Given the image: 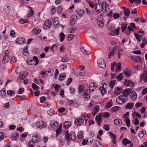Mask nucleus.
Segmentation results:
<instances>
[{
    "instance_id": "nucleus-21",
    "label": "nucleus",
    "mask_w": 147,
    "mask_h": 147,
    "mask_svg": "<svg viewBox=\"0 0 147 147\" xmlns=\"http://www.w3.org/2000/svg\"><path fill=\"white\" fill-rule=\"evenodd\" d=\"M130 97L132 100H136L137 98L136 93L134 91L130 95Z\"/></svg>"
},
{
    "instance_id": "nucleus-31",
    "label": "nucleus",
    "mask_w": 147,
    "mask_h": 147,
    "mask_svg": "<svg viewBox=\"0 0 147 147\" xmlns=\"http://www.w3.org/2000/svg\"><path fill=\"white\" fill-rule=\"evenodd\" d=\"M35 143L34 141L33 140L29 141L28 144V147H34Z\"/></svg>"
},
{
    "instance_id": "nucleus-46",
    "label": "nucleus",
    "mask_w": 147,
    "mask_h": 147,
    "mask_svg": "<svg viewBox=\"0 0 147 147\" xmlns=\"http://www.w3.org/2000/svg\"><path fill=\"white\" fill-rule=\"evenodd\" d=\"M32 32H34V33L35 34H37L40 33L41 32V29H34L32 30Z\"/></svg>"
},
{
    "instance_id": "nucleus-1",
    "label": "nucleus",
    "mask_w": 147,
    "mask_h": 147,
    "mask_svg": "<svg viewBox=\"0 0 147 147\" xmlns=\"http://www.w3.org/2000/svg\"><path fill=\"white\" fill-rule=\"evenodd\" d=\"M83 118H79L76 119L74 121L75 124L78 126L82 125H84V121L85 120V116H83Z\"/></svg>"
},
{
    "instance_id": "nucleus-27",
    "label": "nucleus",
    "mask_w": 147,
    "mask_h": 147,
    "mask_svg": "<svg viewBox=\"0 0 147 147\" xmlns=\"http://www.w3.org/2000/svg\"><path fill=\"white\" fill-rule=\"evenodd\" d=\"M132 59H131L134 61L136 62H138L141 61V59L139 56H137L136 57H132Z\"/></svg>"
},
{
    "instance_id": "nucleus-26",
    "label": "nucleus",
    "mask_w": 147,
    "mask_h": 147,
    "mask_svg": "<svg viewBox=\"0 0 147 147\" xmlns=\"http://www.w3.org/2000/svg\"><path fill=\"white\" fill-rule=\"evenodd\" d=\"M80 49L81 51L83 52L84 54L87 55H88L90 54L91 53V52L90 51H87L86 49H85L84 47H82L80 48Z\"/></svg>"
},
{
    "instance_id": "nucleus-8",
    "label": "nucleus",
    "mask_w": 147,
    "mask_h": 147,
    "mask_svg": "<svg viewBox=\"0 0 147 147\" xmlns=\"http://www.w3.org/2000/svg\"><path fill=\"white\" fill-rule=\"evenodd\" d=\"M46 123L43 121H39V122L37 123V126L38 128H40L42 129L46 126Z\"/></svg>"
},
{
    "instance_id": "nucleus-7",
    "label": "nucleus",
    "mask_w": 147,
    "mask_h": 147,
    "mask_svg": "<svg viewBox=\"0 0 147 147\" xmlns=\"http://www.w3.org/2000/svg\"><path fill=\"white\" fill-rule=\"evenodd\" d=\"M95 83H90L89 85V90L90 92H92L97 87V86L95 85Z\"/></svg>"
},
{
    "instance_id": "nucleus-10",
    "label": "nucleus",
    "mask_w": 147,
    "mask_h": 147,
    "mask_svg": "<svg viewBox=\"0 0 147 147\" xmlns=\"http://www.w3.org/2000/svg\"><path fill=\"white\" fill-rule=\"evenodd\" d=\"M140 79L142 80H144L145 82H147V72L146 71L144 72L143 74L140 76Z\"/></svg>"
},
{
    "instance_id": "nucleus-25",
    "label": "nucleus",
    "mask_w": 147,
    "mask_h": 147,
    "mask_svg": "<svg viewBox=\"0 0 147 147\" xmlns=\"http://www.w3.org/2000/svg\"><path fill=\"white\" fill-rule=\"evenodd\" d=\"M134 105L133 103H128L125 106V108L126 109H131Z\"/></svg>"
},
{
    "instance_id": "nucleus-49",
    "label": "nucleus",
    "mask_w": 147,
    "mask_h": 147,
    "mask_svg": "<svg viewBox=\"0 0 147 147\" xmlns=\"http://www.w3.org/2000/svg\"><path fill=\"white\" fill-rule=\"evenodd\" d=\"M27 63L28 65H32L34 64L33 61L32 59H28L27 60Z\"/></svg>"
},
{
    "instance_id": "nucleus-16",
    "label": "nucleus",
    "mask_w": 147,
    "mask_h": 147,
    "mask_svg": "<svg viewBox=\"0 0 147 147\" xmlns=\"http://www.w3.org/2000/svg\"><path fill=\"white\" fill-rule=\"evenodd\" d=\"M97 5V3L95 5V10L96 9V12L98 13H100L102 11V5Z\"/></svg>"
},
{
    "instance_id": "nucleus-11",
    "label": "nucleus",
    "mask_w": 147,
    "mask_h": 147,
    "mask_svg": "<svg viewBox=\"0 0 147 147\" xmlns=\"http://www.w3.org/2000/svg\"><path fill=\"white\" fill-rule=\"evenodd\" d=\"M102 116H101V114H99L97 115L96 117V122L97 123L98 125H100V122L101 121V118Z\"/></svg>"
},
{
    "instance_id": "nucleus-40",
    "label": "nucleus",
    "mask_w": 147,
    "mask_h": 147,
    "mask_svg": "<svg viewBox=\"0 0 147 147\" xmlns=\"http://www.w3.org/2000/svg\"><path fill=\"white\" fill-rule=\"evenodd\" d=\"M69 60L67 56L65 55L62 57L61 61L63 62H68Z\"/></svg>"
},
{
    "instance_id": "nucleus-34",
    "label": "nucleus",
    "mask_w": 147,
    "mask_h": 147,
    "mask_svg": "<svg viewBox=\"0 0 147 147\" xmlns=\"http://www.w3.org/2000/svg\"><path fill=\"white\" fill-rule=\"evenodd\" d=\"M53 25H54V27L55 28L60 27L61 26V25L59 24V21H53Z\"/></svg>"
},
{
    "instance_id": "nucleus-24",
    "label": "nucleus",
    "mask_w": 147,
    "mask_h": 147,
    "mask_svg": "<svg viewBox=\"0 0 147 147\" xmlns=\"http://www.w3.org/2000/svg\"><path fill=\"white\" fill-rule=\"evenodd\" d=\"M71 125V123L69 121H66L63 123V127L66 129H67Z\"/></svg>"
},
{
    "instance_id": "nucleus-30",
    "label": "nucleus",
    "mask_w": 147,
    "mask_h": 147,
    "mask_svg": "<svg viewBox=\"0 0 147 147\" xmlns=\"http://www.w3.org/2000/svg\"><path fill=\"white\" fill-rule=\"evenodd\" d=\"M84 88V86L82 85H80L78 86V91L79 94H81L83 92V89Z\"/></svg>"
},
{
    "instance_id": "nucleus-12",
    "label": "nucleus",
    "mask_w": 147,
    "mask_h": 147,
    "mask_svg": "<svg viewBox=\"0 0 147 147\" xmlns=\"http://www.w3.org/2000/svg\"><path fill=\"white\" fill-rule=\"evenodd\" d=\"M109 134L110 137L112 139V140L113 142V143L114 144H115L116 143V136L113 133L111 132H109Z\"/></svg>"
},
{
    "instance_id": "nucleus-37",
    "label": "nucleus",
    "mask_w": 147,
    "mask_h": 147,
    "mask_svg": "<svg viewBox=\"0 0 147 147\" xmlns=\"http://www.w3.org/2000/svg\"><path fill=\"white\" fill-rule=\"evenodd\" d=\"M113 105L112 100L111 99L109 102H108L106 106V108L108 109L111 107Z\"/></svg>"
},
{
    "instance_id": "nucleus-41",
    "label": "nucleus",
    "mask_w": 147,
    "mask_h": 147,
    "mask_svg": "<svg viewBox=\"0 0 147 147\" xmlns=\"http://www.w3.org/2000/svg\"><path fill=\"white\" fill-rule=\"evenodd\" d=\"M147 43L146 39L144 38V39H142V43L140 45L141 47L143 48L144 46L146 45Z\"/></svg>"
},
{
    "instance_id": "nucleus-51",
    "label": "nucleus",
    "mask_w": 147,
    "mask_h": 147,
    "mask_svg": "<svg viewBox=\"0 0 147 147\" xmlns=\"http://www.w3.org/2000/svg\"><path fill=\"white\" fill-rule=\"evenodd\" d=\"M33 60L35 61L36 62V63L34 64V65H38V63L39 61L38 58L37 57L34 56L33 57Z\"/></svg>"
},
{
    "instance_id": "nucleus-62",
    "label": "nucleus",
    "mask_w": 147,
    "mask_h": 147,
    "mask_svg": "<svg viewBox=\"0 0 147 147\" xmlns=\"http://www.w3.org/2000/svg\"><path fill=\"white\" fill-rule=\"evenodd\" d=\"M113 17L115 19H117L119 17V14L118 13H114L113 15Z\"/></svg>"
},
{
    "instance_id": "nucleus-35",
    "label": "nucleus",
    "mask_w": 147,
    "mask_h": 147,
    "mask_svg": "<svg viewBox=\"0 0 147 147\" xmlns=\"http://www.w3.org/2000/svg\"><path fill=\"white\" fill-rule=\"evenodd\" d=\"M28 7L29 8V9H30V10L29 11L28 16V17H30L32 16L33 15L34 13V11L32 9V8L31 7L28 6Z\"/></svg>"
},
{
    "instance_id": "nucleus-28",
    "label": "nucleus",
    "mask_w": 147,
    "mask_h": 147,
    "mask_svg": "<svg viewBox=\"0 0 147 147\" xmlns=\"http://www.w3.org/2000/svg\"><path fill=\"white\" fill-rule=\"evenodd\" d=\"M19 135L16 132H14L12 133V139L13 140H16V138H18Z\"/></svg>"
},
{
    "instance_id": "nucleus-5",
    "label": "nucleus",
    "mask_w": 147,
    "mask_h": 147,
    "mask_svg": "<svg viewBox=\"0 0 147 147\" xmlns=\"http://www.w3.org/2000/svg\"><path fill=\"white\" fill-rule=\"evenodd\" d=\"M70 135H69V138L68 140H67L69 142L71 140H74L76 138V134L73 131H71L70 132Z\"/></svg>"
},
{
    "instance_id": "nucleus-6",
    "label": "nucleus",
    "mask_w": 147,
    "mask_h": 147,
    "mask_svg": "<svg viewBox=\"0 0 147 147\" xmlns=\"http://www.w3.org/2000/svg\"><path fill=\"white\" fill-rule=\"evenodd\" d=\"M15 42L17 44L22 45L25 43L26 40L23 38L19 37L16 40Z\"/></svg>"
},
{
    "instance_id": "nucleus-44",
    "label": "nucleus",
    "mask_w": 147,
    "mask_h": 147,
    "mask_svg": "<svg viewBox=\"0 0 147 147\" xmlns=\"http://www.w3.org/2000/svg\"><path fill=\"white\" fill-rule=\"evenodd\" d=\"M123 74L122 73L119 74L116 77V79L119 80L121 81L123 79Z\"/></svg>"
},
{
    "instance_id": "nucleus-42",
    "label": "nucleus",
    "mask_w": 147,
    "mask_h": 147,
    "mask_svg": "<svg viewBox=\"0 0 147 147\" xmlns=\"http://www.w3.org/2000/svg\"><path fill=\"white\" fill-rule=\"evenodd\" d=\"M134 35L136 37L137 40L139 41H140L141 40L142 38L140 36H139L137 33H135L134 34Z\"/></svg>"
},
{
    "instance_id": "nucleus-22",
    "label": "nucleus",
    "mask_w": 147,
    "mask_h": 147,
    "mask_svg": "<svg viewBox=\"0 0 147 147\" xmlns=\"http://www.w3.org/2000/svg\"><path fill=\"white\" fill-rule=\"evenodd\" d=\"M114 123L117 125H120L122 124V121L120 119H117L114 121Z\"/></svg>"
},
{
    "instance_id": "nucleus-32",
    "label": "nucleus",
    "mask_w": 147,
    "mask_h": 147,
    "mask_svg": "<svg viewBox=\"0 0 147 147\" xmlns=\"http://www.w3.org/2000/svg\"><path fill=\"white\" fill-rule=\"evenodd\" d=\"M123 88L122 87H118L116 88L115 94H119L122 91Z\"/></svg>"
},
{
    "instance_id": "nucleus-19",
    "label": "nucleus",
    "mask_w": 147,
    "mask_h": 147,
    "mask_svg": "<svg viewBox=\"0 0 147 147\" xmlns=\"http://www.w3.org/2000/svg\"><path fill=\"white\" fill-rule=\"evenodd\" d=\"M123 72L124 74L127 77L130 76L131 73V72L130 70L128 68L126 69H125L124 70Z\"/></svg>"
},
{
    "instance_id": "nucleus-54",
    "label": "nucleus",
    "mask_w": 147,
    "mask_h": 147,
    "mask_svg": "<svg viewBox=\"0 0 147 147\" xmlns=\"http://www.w3.org/2000/svg\"><path fill=\"white\" fill-rule=\"evenodd\" d=\"M15 92L11 90H8L7 91V94L8 95L11 96L13 94H14Z\"/></svg>"
},
{
    "instance_id": "nucleus-4",
    "label": "nucleus",
    "mask_w": 147,
    "mask_h": 147,
    "mask_svg": "<svg viewBox=\"0 0 147 147\" xmlns=\"http://www.w3.org/2000/svg\"><path fill=\"white\" fill-rule=\"evenodd\" d=\"M52 23L50 20H46L44 23L43 28L45 30H47V28H50L51 26Z\"/></svg>"
},
{
    "instance_id": "nucleus-18",
    "label": "nucleus",
    "mask_w": 147,
    "mask_h": 147,
    "mask_svg": "<svg viewBox=\"0 0 147 147\" xmlns=\"http://www.w3.org/2000/svg\"><path fill=\"white\" fill-rule=\"evenodd\" d=\"M130 91L131 90L129 88L124 89L123 92L122 94H124L125 97H127L129 94Z\"/></svg>"
},
{
    "instance_id": "nucleus-61",
    "label": "nucleus",
    "mask_w": 147,
    "mask_h": 147,
    "mask_svg": "<svg viewBox=\"0 0 147 147\" xmlns=\"http://www.w3.org/2000/svg\"><path fill=\"white\" fill-rule=\"evenodd\" d=\"M54 111L53 109H51L48 111L47 113L49 115L52 116L54 114Z\"/></svg>"
},
{
    "instance_id": "nucleus-14",
    "label": "nucleus",
    "mask_w": 147,
    "mask_h": 147,
    "mask_svg": "<svg viewBox=\"0 0 147 147\" xmlns=\"http://www.w3.org/2000/svg\"><path fill=\"white\" fill-rule=\"evenodd\" d=\"M123 144L125 146H127V144H130L133 143L131 141L128 140L126 138H124L123 139L122 141Z\"/></svg>"
},
{
    "instance_id": "nucleus-29",
    "label": "nucleus",
    "mask_w": 147,
    "mask_h": 147,
    "mask_svg": "<svg viewBox=\"0 0 147 147\" xmlns=\"http://www.w3.org/2000/svg\"><path fill=\"white\" fill-rule=\"evenodd\" d=\"M66 77V74L65 73L61 74L59 76V80L60 81H62L64 80Z\"/></svg>"
},
{
    "instance_id": "nucleus-45",
    "label": "nucleus",
    "mask_w": 147,
    "mask_h": 147,
    "mask_svg": "<svg viewBox=\"0 0 147 147\" xmlns=\"http://www.w3.org/2000/svg\"><path fill=\"white\" fill-rule=\"evenodd\" d=\"M28 133L26 132H25L23 134H22L21 135V141L23 140L27 136V134Z\"/></svg>"
},
{
    "instance_id": "nucleus-60",
    "label": "nucleus",
    "mask_w": 147,
    "mask_h": 147,
    "mask_svg": "<svg viewBox=\"0 0 147 147\" xmlns=\"http://www.w3.org/2000/svg\"><path fill=\"white\" fill-rule=\"evenodd\" d=\"M102 12L103 13H107V12H106L107 11V10L106 9V7L105 5L104 4H103V5H102Z\"/></svg>"
},
{
    "instance_id": "nucleus-47",
    "label": "nucleus",
    "mask_w": 147,
    "mask_h": 147,
    "mask_svg": "<svg viewBox=\"0 0 147 147\" xmlns=\"http://www.w3.org/2000/svg\"><path fill=\"white\" fill-rule=\"evenodd\" d=\"M119 108L120 107H119L115 106L112 107L111 109L113 112H116L119 110Z\"/></svg>"
},
{
    "instance_id": "nucleus-52",
    "label": "nucleus",
    "mask_w": 147,
    "mask_h": 147,
    "mask_svg": "<svg viewBox=\"0 0 147 147\" xmlns=\"http://www.w3.org/2000/svg\"><path fill=\"white\" fill-rule=\"evenodd\" d=\"M29 21L26 19H22L20 20L19 23L20 24H24L26 22H29Z\"/></svg>"
},
{
    "instance_id": "nucleus-57",
    "label": "nucleus",
    "mask_w": 147,
    "mask_h": 147,
    "mask_svg": "<svg viewBox=\"0 0 147 147\" xmlns=\"http://www.w3.org/2000/svg\"><path fill=\"white\" fill-rule=\"evenodd\" d=\"M7 61L8 59L6 58V56H3L2 61L3 63H5L7 62Z\"/></svg>"
},
{
    "instance_id": "nucleus-3",
    "label": "nucleus",
    "mask_w": 147,
    "mask_h": 147,
    "mask_svg": "<svg viewBox=\"0 0 147 147\" xmlns=\"http://www.w3.org/2000/svg\"><path fill=\"white\" fill-rule=\"evenodd\" d=\"M97 63L98 66L100 68L102 69L105 68L106 65L104 59L102 58H100L97 61Z\"/></svg>"
},
{
    "instance_id": "nucleus-50",
    "label": "nucleus",
    "mask_w": 147,
    "mask_h": 147,
    "mask_svg": "<svg viewBox=\"0 0 147 147\" xmlns=\"http://www.w3.org/2000/svg\"><path fill=\"white\" fill-rule=\"evenodd\" d=\"M130 13V11L129 8L126 9L124 11V14L125 16H128Z\"/></svg>"
},
{
    "instance_id": "nucleus-43",
    "label": "nucleus",
    "mask_w": 147,
    "mask_h": 147,
    "mask_svg": "<svg viewBox=\"0 0 147 147\" xmlns=\"http://www.w3.org/2000/svg\"><path fill=\"white\" fill-rule=\"evenodd\" d=\"M116 82V80H113L111 81L110 82V87L111 88H113L115 86V83Z\"/></svg>"
},
{
    "instance_id": "nucleus-58",
    "label": "nucleus",
    "mask_w": 147,
    "mask_h": 147,
    "mask_svg": "<svg viewBox=\"0 0 147 147\" xmlns=\"http://www.w3.org/2000/svg\"><path fill=\"white\" fill-rule=\"evenodd\" d=\"M59 68L63 70L67 68V66L65 64H62L59 66Z\"/></svg>"
},
{
    "instance_id": "nucleus-13",
    "label": "nucleus",
    "mask_w": 147,
    "mask_h": 147,
    "mask_svg": "<svg viewBox=\"0 0 147 147\" xmlns=\"http://www.w3.org/2000/svg\"><path fill=\"white\" fill-rule=\"evenodd\" d=\"M11 7L10 6L6 5L4 7V10L5 13L7 15L10 14V9Z\"/></svg>"
},
{
    "instance_id": "nucleus-63",
    "label": "nucleus",
    "mask_w": 147,
    "mask_h": 147,
    "mask_svg": "<svg viewBox=\"0 0 147 147\" xmlns=\"http://www.w3.org/2000/svg\"><path fill=\"white\" fill-rule=\"evenodd\" d=\"M72 81V79L70 78H69L68 79L67 81V82L66 84V85H67V86H69L71 84Z\"/></svg>"
},
{
    "instance_id": "nucleus-53",
    "label": "nucleus",
    "mask_w": 147,
    "mask_h": 147,
    "mask_svg": "<svg viewBox=\"0 0 147 147\" xmlns=\"http://www.w3.org/2000/svg\"><path fill=\"white\" fill-rule=\"evenodd\" d=\"M120 29L119 27H118L117 29H114V33L117 35H118L119 34Z\"/></svg>"
},
{
    "instance_id": "nucleus-55",
    "label": "nucleus",
    "mask_w": 147,
    "mask_h": 147,
    "mask_svg": "<svg viewBox=\"0 0 147 147\" xmlns=\"http://www.w3.org/2000/svg\"><path fill=\"white\" fill-rule=\"evenodd\" d=\"M95 143L96 146V147H102V144L98 141H95Z\"/></svg>"
},
{
    "instance_id": "nucleus-36",
    "label": "nucleus",
    "mask_w": 147,
    "mask_h": 147,
    "mask_svg": "<svg viewBox=\"0 0 147 147\" xmlns=\"http://www.w3.org/2000/svg\"><path fill=\"white\" fill-rule=\"evenodd\" d=\"M51 9L50 10V13L52 15H53L55 14L56 12V8L54 6H52L51 7Z\"/></svg>"
},
{
    "instance_id": "nucleus-59",
    "label": "nucleus",
    "mask_w": 147,
    "mask_h": 147,
    "mask_svg": "<svg viewBox=\"0 0 147 147\" xmlns=\"http://www.w3.org/2000/svg\"><path fill=\"white\" fill-rule=\"evenodd\" d=\"M65 139L66 140H68L69 138V135L70 134L69 133L68 130L66 131H65Z\"/></svg>"
},
{
    "instance_id": "nucleus-39",
    "label": "nucleus",
    "mask_w": 147,
    "mask_h": 147,
    "mask_svg": "<svg viewBox=\"0 0 147 147\" xmlns=\"http://www.w3.org/2000/svg\"><path fill=\"white\" fill-rule=\"evenodd\" d=\"M84 95V99L85 100H89L90 98V95L87 93H85Z\"/></svg>"
},
{
    "instance_id": "nucleus-64",
    "label": "nucleus",
    "mask_w": 147,
    "mask_h": 147,
    "mask_svg": "<svg viewBox=\"0 0 147 147\" xmlns=\"http://www.w3.org/2000/svg\"><path fill=\"white\" fill-rule=\"evenodd\" d=\"M61 86L60 85L56 84L54 87L55 90L56 91H58L60 88Z\"/></svg>"
},
{
    "instance_id": "nucleus-2",
    "label": "nucleus",
    "mask_w": 147,
    "mask_h": 147,
    "mask_svg": "<svg viewBox=\"0 0 147 147\" xmlns=\"http://www.w3.org/2000/svg\"><path fill=\"white\" fill-rule=\"evenodd\" d=\"M125 95L122 94V95L119 96L116 99V102L119 104H122L121 103L119 102L120 101V100H121L122 102L123 103H125V102L127 101V100H125V99H127V98H125Z\"/></svg>"
},
{
    "instance_id": "nucleus-20",
    "label": "nucleus",
    "mask_w": 147,
    "mask_h": 147,
    "mask_svg": "<svg viewBox=\"0 0 147 147\" xmlns=\"http://www.w3.org/2000/svg\"><path fill=\"white\" fill-rule=\"evenodd\" d=\"M127 26V24L126 23H124L122 24L121 28L122 32L125 33V32L126 31Z\"/></svg>"
},
{
    "instance_id": "nucleus-23",
    "label": "nucleus",
    "mask_w": 147,
    "mask_h": 147,
    "mask_svg": "<svg viewBox=\"0 0 147 147\" xmlns=\"http://www.w3.org/2000/svg\"><path fill=\"white\" fill-rule=\"evenodd\" d=\"M115 66L116 68L115 72H119V71L120 69L121 66V63H115Z\"/></svg>"
},
{
    "instance_id": "nucleus-38",
    "label": "nucleus",
    "mask_w": 147,
    "mask_h": 147,
    "mask_svg": "<svg viewBox=\"0 0 147 147\" xmlns=\"http://www.w3.org/2000/svg\"><path fill=\"white\" fill-rule=\"evenodd\" d=\"M102 116L105 118H108L110 115V114L108 112H105L104 113H101Z\"/></svg>"
},
{
    "instance_id": "nucleus-17",
    "label": "nucleus",
    "mask_w": 147,
    "mask_h": 147,
    "mask_svg": "<svg viewBox=\"0 0 147 147\" xmlns=\"http://www.w3.org/2000/svg\"><path fill=\"white\" fill-rule=\"evenodd\" d=\"M99 90L100 91L102 96L104 95L107 92V90L105 88L103 84L102 85V86L99 88Z\"/></svg>"
},
{
    "instance_id": "nucleus-56",
    "label": "nucleus",
    "mask_w": 147,
    "mask_h": 147,
    "mask_svg": "<svg viewBox=\"0 0 147 147\" xmlns=\"http://www.w3.org/2000/svg\"><path fill=\"white\" fill-rule=\"evenodd\" d=\"M55 131L56 134V137L57 136L61 131V129L60 128H57L56 129Z\"/></svg>"
},
{
    "instance_id": "nucleus-33",
    "label": "nucleus",
    "mask_w": 147,
    "mask_h": 147,
    "mask_svg": "<svg viewBox=\"0 0 147 147\" xmlns=\"http://www.w3.org/2000/svg\"><path fill=\"white\" fill-rule=\"evenodd\" d=\"M59 36L60 37V41L63 42L65 37V36L64 33L63 32H61L59 34Z\"/></svg>"
},
{
    "instance_id": "nucleus-15",
    "label": "nucleus",
    "mask_w": 147,
    "mask_h": 147,
    "mask_svg": "<svg viewBox=\"0 0 147 147\" xmlns=\"http://www.w3.org/2000/svg\"><path fill=\"white\" fill-rule=\"evenodd\" d=\"M131 32H134V30L131 26H127V30L125 32V34L127 35H128L130 34Z\"/></svg>"
},
{
    "instance_id": "nucleus-48",
    "label": "nucleus",
    "mask_w": 147,
    "mask_h": 147,
    "mask_svg": "<svg viewBox=\"0 0 147 147\" xmlns=\"http://www.w3.org/2000/svg\"><path fill=\"white\" fill-rule=\"evenodd\" d=\"M32 87L33 89L36 90L39 89V87L37 86L35 84L33 83L32 85Z\"/></svg>"
},
{
    "instance_id": "nucleus-9",
    "label": "nucleus",
    "mask_w": 147,
    "mask_h": 147,
    "mask_svg": "<svg viewBox=\"0 0 147 147\" xmlns=\"http://www.w3.org/2000/svg\"><path fill=\"white\" fill-rule=\"evenodd\" d=\"M124 84L125 85H126L127 86L132 87L134 86V83L130 80L127 81L126 80L124 82Z\"/></svg>"
}]
</instances>
